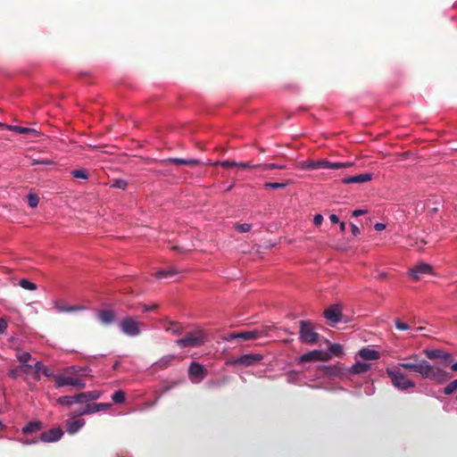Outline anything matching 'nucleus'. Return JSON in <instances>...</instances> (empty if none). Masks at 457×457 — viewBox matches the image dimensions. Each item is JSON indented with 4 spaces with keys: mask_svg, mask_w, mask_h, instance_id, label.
<instances>
[{
    "mask_svg": "<svg viewBox=\"0 0 457 457\" xmlns=\"http://www.w3.org/2000/svg\"><path fill=\"white\" fill-rule=\"evenodd\" d=\"M407 360L412 361L400 362L395 367H400V370H407L419 373L422 378L430 379L436 384H443L452 376L438 366L431 365L426 360H419V356L413 353L407 357Z\"/></svg>",
    "mask_w": 457,
    "mask_h": 457,
    "instance_id": "nucleus-1",
    "label": "nucleus"
},
{
    "mask_svg": "<svg viewBox=\"0 0 457 457\" xmlns=\"http://www.w3.org/2000/svg\"><path fill=\"white\" fill-rule=\"evenodd\" d=\"M386 373L390 378L394 387L400 391H408L416 386L414 381L410 379L401 370L400 367L386 368Z\"/></svg>",
    "mask_w": 457,
    "mask_h": 457,
    "instance_id": "nucleus-2",
    "label": "nucleus"
},
{
    "mask_svg": "<svg viewBox=\"0 0 457 457\" xmlns=\"http://www.w3.org/2000/svg\"><path fill=\"white\" fill-rule=\"evenodd\" d=\"M206 342V334L203 329L197 328L186 333L185 337L175 343L180 348L199 347Z\"/></svg>",
    "mask_w": 457,
    "mask_h": 457,
    "instance_id": "nucleus-3",
    "label": "nucleus"
},
{
    "mask_svg": "<svg viewBox=\"0 0 457 457\" xmlns=\"http://www.w3.org/2000/svg\"><path fill=\"white\" fill-rule=\"evenodd\" d=\"M144 324L137 320V318L126 316L120 320L119 327L124 335L134 337L141 334V327Z\"/></svg>",
    "mask_w": 457,
    "mask_h": 457,
    "instance_id": "nucleus-4",
    "label": "nucleus"
},
{
    "mask_svg": "<svg viewBox=\"0 0 457 457\" xmlns=\"http://www.w3.org/2000/svg\"><path fill=\"white\" fill-rule=\"evenodd\" d=\"M300 340L304 344H315L319 340V334L314 331V325L311 320H301L299 322Z\"/></svg>",
    "mask_w": 457,
    "mask_h": 457,
    "instance_id": "nucleus-5",
    "label": "nucleus"
},
{
    "mask_svg": "<svg viewBox=\"0 0 457 457\" xmlns=\"http://www.w3.org/2000/svg\"><path fill=\"white\" fill-rule=\"evenodd\" d=\"M54 381L57 387H62L65 386H71L79 389L86 387V382L79 378H72L67 375H56L54 376Z\"/></svg>",
    "mask_w": 457,
    "mask_h": 457,
    "instance_id": "nucleus-6",
    "label": "nucleus"
},
{
    "mask_svg": "<svg viewBox=\"0 0 457 457\" xmlns=\"http://www.w3.org/2000/svg\"><path fill=\"white\" fill-rule=\"evenodd\" d=\"M112 403H87L84 407L76 410V416L88 415L102 411L109 410Z\"/></svg>",
    "mask_w": 457,
    "mask_h": 457,
    "instance_id": "nucleus-7",
    "label": "nucleus"
},
{
    "mask_svg": "<svg viewBox=\"0 0 457 457\" xmlns=\"http://www.w3.org/2000/svg\"><path fill=\"white\" fill-rule=\"evenodd\" d=\"M424 354L430 360L439 359L442 365L447 366L453 361V357L451 353L442 350H424Z\"/></svg>",
    "mask_w": 457,
    "mask_h": 457,
    "instance_id": "nucleus-8",
    "label": "nucleus"
},
{
    "mask_svg": "<svg viewBox=\"0 0 457 457\" xmlns=\"http://www.w3.org/2000/svg\"><path fill=\"white\" fill-rule=\"evenodd\" d=\"M433 268L430 264L425 262H419L415 266H413L410 271L409 275L414 280H419L422 275L431 274Z\"/></svg>",
    "mask_w": 457,
    "mask_h": 457,
    "instance_id": "nucleus-9",
    "label": "nucleus"
},
{
    "mask_svg": "<svg viewBox=\"0 0 457 457\" xmlns=\"http://www.w3.org/2000/svg\"><path fill=\"white\" fill-rule=\"evenodd\" d=\"M63 436V430L62 428H53L47 431H44L40 434V440L44 443H54L59 441Z\"/></svg>",
    "mask_w": 457,
    "mask_h": 457,
    "instance_id": "nucleus-10",
    "label": "nucleus"
},
{
    "mask_svg": "<svg viewBox=\"0 0 457 457\" xmlns=\"http://www.w3.org/2000/svg\"><path fill=\"white\" fill-rule=\"evenodd\" d=\"M330 355L328 353H323L319 350H313L300 357V362H310L316 361H328Z\"/></svg>",
    "mask_w": 457,
    "mask_h": 457,
    "instance_id": "nucleus-11",
    "label": "nucleus"
},
{
    "mask_svg": "<svg viewBox=\"0 0 457 457\" xmlns=\"http://www.w3.org/2000/svg\"><path fill=\"white\" fill-rule=\"evenodd\" d=\"M262 360V355L255 353V354H244L237 358L233 363L236 365L248 367L252 366L260 361Z\"/></svg>",
    "mask_w": 457,
    "mask_h": 457,
    "instance_id": "nucleus-12",
    "label": "nucleus"
},
{
    "mask_svg": "<svg viewBox=\"0 0 457 457\" xmlns=\"http://www.w3.org/2000/svg\"><path fill=\"white\" fill-rule=\"evenodd\" d=\"M76 411L72 413V417L66 421V431L70 435L77 433L84 425L85 420L77 419Z\"/></svg>",
    "mask_w": 457,
    "mask_h": 457,
    "instance_id": "nucleus-13",
    "label": "nucleus"
},
{
    "mask_svg": "<svg viewBox=\"0 0 457 457\" xmlns=\"http://www.w3.org/2000/svg\"><path fill=\"white\" fill-rule=\"evenodd\" d=\"M101 391L94 390L83 392L76 395L77 403H87L88 402L95 401L100 398Z\"/></svg>",
    "mask_w": 457,
    "mask_h": 457,
    "instance_id": "nucleus-14",
    "label": "nucleus"
},
{
    "mask_svg": "<svg viewBox=\"0 0 457 457\" xmlns=\"http://www.w3.org/2000/svg\"><path fill=\"white\" fill-rule=\"evenodd\" d=\"M85 309L86 307L83 305H69L60 300L54 302V310L57 312H75Z\"/></svg>",
    "mask_w": 457,
    "mask_h": 457,
    "instance_id": "nucleus-15",
    "label": "nucleus"
},
{
    "mask_svg": "<svg viewBox=\"0 0 457 457\" xmlns=\"http://www.w3.org/2000/svg\"><path fill=\"white\" fill-rule=\"evenodd\" d=\"M266 335H267V333H266L265 329H253V330L241 331V332H238V339H241L243 341H249V340L260 338Z\"/></svg>",
    "mask_w": 457,
    "mask_h": 457,
    "instance_id": "nucleus-16",
    "label": "nucleus"
},
{
    "mask_svg": "<svg viewBox=\"0 0 457 457\" xmlns=\"http://www.w3.org/2000/svg\"><path fill=\"white\" fill-rule=\"evenodd\" d=\"M324 316L327 320L337 323L341 320L342 312L339 305H332L324 311Z\"/></svg>",
    "mask_w": 457,
    "mask_h": 457,
    "instance_id": "nucleus-17",
    "label": "nucleus"
},
{
    "mask_svg": "<svg viewBox=\"0 0 457 457\" xmlns=\"http://www.w3.org/2000/svg\"><path fill=\"white\" fill-rule=\"evenodd\" d=\"M371 179H372V174L366 172V173H361V174H358L355 176L345 178L342 179V182L344 184H353V183L361 184V183L368 182Z\"/></svg>",
    "mask_w": 457,
    "mask_h": 457,
    "instance_id": "nucleus-18",
    "label": "nucleus"
},
{
    "mask_svg": "<svg viewBox=\"0 0 457 457\" xmlns=\"http://www.w3.org/2000/svg\"><path fill=\"white\" fill-rule=\"evenodd\" d=\"M97 319L101 323L109 325L115 321L116 314L112 310H100L97 312Z\"/></svg>",
    "mask_w": 457,
    "mask_h": 457,
    "instance_id": "nucleus-19",
    "label": "nucleus"
},
{
    "mask_svg": "<svg viewBox=\"0 0 457 457\" xmlns=\"http://www.w3.org/2000/svg\"><path fill=\"white\" fill-rule=\"evenodd\" d=\"M188 375L191 378L202 379L205 376V369L200 363L193 361L188 368Z\"/></svg>",
    "mask_w": 457,
    "mask_h": 457,
    "instance_id": "nucleus-20",
    "label": "nucleus"
},
{
    "mask_svg": "<svg viewBox=\"0 0 457 457\" xmlns=\"http://www.w3.org/2000/svg\"><path fill=\"white\" fill-rule=\"evenodd\" d=\"M162 163H173L176 165H188V166H196L200 164V161L197 159H183V158H169L163 160Z\"/></svg>",
    "mask_w": 457,
    "mask_h": 457,
    "instance_id": "nucleus-21",
    "label": "nucleus"
},
{
    "mask_svg": "<svg viewBox=\"0 0 457 457\" xmlns=\"http://www.w3.org/2000/svg\"><path fill=\"white\" fill-rule=\"evenodd\" d=\"M328 161H305L301 162V168L305 170L327 169Z\"/></svg>",
    "mask_w": 457,
    "mask_h": 457,
    "instance_id": "nucleus-22",
    "label": "nucleus"
},
{
    "mask_svg": "<svg viewBox=\"0 0 457 457\" xmlns=\"http://www.w3.org/2000/svg\"><path fill=\"white\" fill-rule=\"evenodd\" d=\"M44 428V424L39 420H32L26 424L21 431L25 435H29L41 430Z\"/></svg>",
    "mask_w": 457,
    "mask_h": 457,
    "instance_id": "nucleus-23",
    "label": "nucleus"
},
{
    "mask_svg": "<svg viewBox=\"0 0 457 457\" xmlns=\"http://www.w3.org/2000/svg\"><path fill=\"white\" fill-rule=\"evenodd\" d=\"M359 355L363 360L374 361L378 360L380 357V354L378 351L370 349V348H362L359 351Z\"/></svg>",
    "mask_w": 457,
    "mask_h": 457,
    "instance_id": "nucleus-24",
    "label": "nucleus"
},
{
    "mask_svg": "<svg viewBox=\"0 0 457 457\" xmlns=\"http://www.w3.org/2000/svg\"><path fill=\"white\" fill-rule=\"evenodd\" d=\"M32 369L35 370L34 378L39 380V374L43 373L46 377H52L53 373L41 361H37Z\"/></svg>",
    "mask_w": 457,
    "mask_h": 457,
    "instance_id": "nucleus-25",
    "label": "nucleus"
},
{
    "mask_svg": "<svg viewBox=\"0 0 457 457\" xmlns=\"http://www.w3.org/2000/svg\"><path fill=\"white\" fill-rule=\"evenodd\" d=\"M32 369V365L30 364H22L19 367L10 370L8 372V376L13 379H16L20 373H28L29 370Z\"/></svg>",
    "mask_w": 457,
    "mask_h": 457,
    "instance_id": "nucleus-26",
    "label": "nucleus"
},
{
    "mask_svg": "<svg viewBox=\"0 0 457 457\" xmlns=\"http://www.w3.org/2000/svg\"><path fill=\"white\" fill-rule=\"evenodd\" d=\"M165 329L172 335L179 336L182 334L184 327L179 322L169 321L168 326L165 327Z\"/></svg>",
    "mask_w": 457,
    "mask_h": 457,
    "instance_id": "nucleus-27",
    "label": "nucleus"
},
{
    "mask_svg": "<svg viewBox=\"0 0 457 457\" xmlns=\"http://www.w3.org/2000/svg\"><path fill=\"white\" fill-rule=\"evenodd\" d=\"M370 364H368L366 362L357 361L352 366L351 372L353 374H361V373L368 371L370 370Z\"/></svg>",
    "mask_w": 457,
    "mask_h": 457,
    "instance_id": "nucleus-28",
    "label": "nucleus"
},
{
    "mask_svg": "<svg viewBox=\"0 0 457 457\" xmlns=\"http://www.w3.org/2000/svg\"><path fill=\"white\" fill-rule=\"evenodd\" d=\"M6 129L14 131L19 134H31L35 133L36 130L30 128H25L21 126H6Z\"/></svg>",
    "mask_w": 457,
    "mask_h": 457,
    "instance_id": "nucleus-29",
    "label": "nucleus"
},
{
    "mask_svg": "<svg viewBox=\"0 0 457 457\" xmlns=\"http://www.w3.org/2000/svg\"><path fill=\"white\" fill-rule=\"evenodd\" d=\"M178 270L175 268H169L167 270H161L155 273L157 278H166L168 277L176 275Z\"/></svg>",
    "mask_w": 457,
    "mask_h": 457,
    "instance_id": "nucleus-30",
    "label": "nucleus"
},
{
    "mask_svg": "<svg viewBox=\"0 0 457 457\" xmlns=\"http://www.w3.org/2000/svg\"><path fill=\"white\" fill-rule=\"evenodd\" d=\"M57 403L62 405L71 406L73 403H77L76 395L61 396L57 399Z\"/></svg>",
    "mask_w": 457,
    "mask_h": 457,
    "instance_id": "nucleus-31",
    "label": "nucleus"
},
{
    "mask_svg": "<svg viewBox=\"0 0 457 457\" xmlns=\"http://www.w3.org/2000/svg\"><path fill=\"white\" fill-rule=\"evenodd\" d=\"M16 358L22 364H28L31 360V354L28 352L18 351L16 353Z\"/></svg>",
    "mask_w": 457,
    "mask_h": 457,
    "instance_id": "nucleus-32",
    "label": "nucleus"
},
{
    "mask_svg": "<svg viewBox=\"0 0 457 457\" xmlns=\"http://www.w3.org/2000/svg\"><path fill=\"white\" fill-rule=\"evenodd\" d=\"M325 370L326 374L330 377H340L342 375V369L337 366H328Z\"/></svg>",
    "mask_w": 457,
    "mask_h": 457,
    "instance_id": "nucleus-33",
    "label": "nucleus"
},
{
    "mask_svg": "<svg viewBox=\"0 0 457 457\" xmlns=\"http://www.w3.org/2000/svg\"><path fill=\"white\" fill-rule=\"evenodd\" d=\"M329 355L339 356L343 353V347L339 344H329L328 346Z\"/></svg>",
    "mask_w": 457,
    "mask_h": 457,
    "instance_id": "nucleus-34",
    "label": "nucleus"
},
{
    "mask_svg": "<svg viewBox=\"0 0 457 457\" xmlns=\"http://www.w3.org/2000/svg\"><path fill=\"white\" fill-rule=\"evenodd\" d=\"M112 400L115 403H123L126 400L125 393L122 390L114 392L112 395Z\"/></svg>",
    "mask_w": 457,
    "mask_h": 457,
    "instance_id": "nucleus-35",
    "label": "nucleus"
},
{
    "mask_svg": "<svg viewBox=\"0 0 457 457\" xmlns=\"http://www.w3.org/2000/svg\"><path fill=\"white\" fill-rule=\"evenodd\" d=\"M71 173L75 179H88L87 171L85 169L73 170H71Z\"/></svg>",
    "mask_w": 457,
    "mask_h": 457,
    "instance_id": "nucleus-36",
    "label": "nucleus"
},
{
    "mask_svg": "<svg viewBox=\"0 0 457 457\" xmlns=\"http://www.w3.org/2000/svg\"><path fill=\"white\" fill-rule=\"evenodd\" d=\"M457 390V378L451 381L445 388L444 394L446 395H452L453 392Z\"/></svg>",
    "mask_w": 457,
    "mask_h": 457,
    "instance_id": "nucleus-37",
    "label": "nucleus"
},
{
    "mask_svg": "<svg viewBox=\"0 0 457 457\" xmlns=\"http://www.w3.org/2000/svg\"><path fill=\"white\" fill-rule=\"evenodd\" d=\"M258 168L261 170H273V169L283 170L286 168V166L278 165V164H275V163H264V164H258Z\"/></svg>",
    "mask_w": 457,
    "mask_h": 457,
    "instance_id": "nucleus-38",
    "label": "nucleus"
},
{
    "mask_svg": "<svg viewBox=\"0 0 457 457\" xmlns=\"http://www.w3.org/2000/svg\"><path fill=\"white\" fill-rule=\"evenodd\" d=\"M127 187H128V182L125 179H114L112 184L111 185V187L119 188V189H122V190H125Z\"/></svg>",
    "mask_w": 457,
    "mask_h": 457,
    "instance_id": "nucleus-39",
    "label": "nucleus"
},
{
    "mask_svg": "<svg viewBox=\"0 0 457 457\" xmlns=\"http://www.w3.org/2000/svg\"><path fill=\"white\" fill-rule=\"evenodd\" d=\"M20 286L22 288L27 289V290H36L37 289V285L35 283L30 282L28 279H21L20 281Z\"/></svg>",
    "mask_w": 457,
    "mask_h": 457,
    "instance_id": "nucleus-40",
    "label": "nucleus"
},
{
    "mask_svg": "<svg viewBox=\"0 0 457 457\" xmlns=\"http://www.w3.org/2000/svg\"><path fill=\"white\" fill-rule=\"evenodd\" d=\"M287 182L286 183H278V182H267L264 184V187L272 188V189H280L284 188L287 186Z\"/></svg>",
    "mask_w": 457,
    "mask_h": 457,
    "instance_id": "nucleus-41",
    "label": "nucleus"
},
{
    "mask_svg": "<svg viewBox=\"0 0 457 457\" xmlns=\"http://www.w3.org/2000/svg\"><path fill=\"white\" fill-rule=\"evenodd\" d=\"M251 228H252V225L248 224V223H242V224L236 223L235 224V228L239 233L248 232L251 229Z\"/></svg>",
    "mask_w": 457,
    "mask_h": 457,
    "instance_id": "nucleus-42",
    "label": "nucleus"
},
{
    "mask_svg": "<svg viewBox=\"0 0 457 457\" xmlns=\"http://www.w3.org/2000/svg\"><path fill=\"white\" fill-rule=\"evenodd\" d=\"M214 164L215 165H220V166H222L225 169H228V168H231V167H237V162H235V161H218V162H215Z\"/></svg>",
    "mask_w": 457,
    "mask_h": 457,
    "instance_id": "nucleus-43",
    "label": "nucleus"
},
{
    "mask_svg": "<svg viewBox=\"0 0 457 457\" xmlns=\"http://www.w3.org/2000/svg\"><path fill=\"white\" fill-rule=\"evenodd\" d=\"M39 198L33 194L28 195V204L31 208H36L38 205Z\"/></svg>",
    "mask_w": 457,
    "mask_h": 457,
    "instance_id": "nucleus-44",
    "label": "nucleus"
},
{
    "mask_svg": "<svg viewBox=\"0 0 457 457\" xmlns=\"http://www.w3.org/2000/svg\"><path fill=\"white\" fill-rule=\"evenodd\" d=\"M174 359L173 355H167L158 361V365L161 368H166Z\"/></svg>",
    "mask_w": 457,
    "mask_h": 457,
    "instance_id": "nucleus-45",
    "label": "nucleus"
},
{
    "mask_svg": "<svg viewBox=\"0 0 457 457\" xmlns=\"http://www.w3.org/2000/svg\"><path fill=\"white\" fill-rule=\"evenodd\" d=\"M179 385L178 381H172L169 383L168 385L164 386L161 390V395L166 394L168 391H170L171 388L177 386Z\"/></svg>",
    "mask_w": 457,
    "mask_h": 457,
    "instance_id": "nucleus-46",
    "label": "nucleus"
},
{
    "mask_svg": "<svg viewBox=\"0 0 457 457\" xmlns=\"http://www.w3.org/2000/svg\"><path fill=\"white\" fill-rule=\"evenodd\" d=\"M395 324L396 328L399 330H407L410 328V326L407 323L403 322L400 320H395Z\"/></svg>",
    "mask_w": 457,
    "mask_h": 457,
    "instance_id": "nucleus-47",
    "label": "nucleus"
},
{
    "mask_svg": "<svg viewBox=\"0 0 457 457\" xmlns=\"http://www.w3.org/2000/svg\"><path fill=\"white\" fill-rule=\"evenodd\" d=\"M344 168V165H342V162H331L328 161L327 169L330 170H337Z\"/></svg>",
    "mask_w": 457,
    "mask_h": 457,
    "instance_id": "nucleus-48",
    "label": "nucleus"
},
{
    "mask_svg": "<svg viewBox=\"0 0 457 457\" xmlns=\"http://www.w3.org/2000/svg\"><path fill=\"white\" fill-rule=\"evenodd\" d=\"M237 167H239L242 169H253V168H258V164H252L251 162H237Z\"/></svg>",
    "mask_w": 457,
    "mask_h": 457,
    "instance_id": "nucleus-49",
    "label": "nucleus"
},
{
    "mask_svg": "<svg viewBox=\"0 0 457 457\" xmlns=\"http://www.w3.org/2000/svg\"><path fill=\"white\" fill-rule=\"evenodd\" d=\"M64 372L67 375H77L79 374V368L76 366H71L66 368Z\"/></svg>",
    "mask_w": 457,
    "mask_h": 457,
    "instance_id": "nucleus-50",
    "label": "nucleus"
},
{
    "mask_svg": "<svg viewBox=\"0 0 457 457\" xmlns=\"http://www.w3.org/2000/svg\"><path fill=\"white\" fill-rule=\"evenodd\" d=\"M8 324L4 318H0V334H3L7 329Z\"/></svg>",
    "mask_w": 457,
    "mask_h": 457,
    "instance_id": "nucleus-51",
    "label": "nucleus"
},
{
    "mask_svg": "<svg viewBox=\"0 0 457 457\" xmlns=\"http://www.w3.org/2000/svg\"><path fill=\"white\" fill-rule=\"evenodd\" d=\"M142 307H143V312H147L150 311L156 310L159 306H158V304H153V305L143 304Z\"/></svg>",
    "mask_w": 457,
    "mask_h": 457,
    "instance_id": "nucleus-52",
    "label": "nucleus"
},
{
    "mask_svg": "<svg viewBox=\"0 0 457 457\" xmlns=\"http://www.w3.org/2000/svg\"><path fill=\"white\" fill-rule=\"evenodd\" d=\"M323 221V216L321 214H316L313 218V223L316 226H320Z\"/></svg>",
    "mask_w": 457,
    "mask_h": 457,
    "instance_id": "nucleus-53",
    "label": "nucleus"
},
{
    "mask_svg": "<svg viewBox=\"0 0 457 457\" xmlns=\"http://www.w3.org/2000/svg\"><path fill=\"white\" fill-rule=\"evenodd\" d=\"M224 339L227 341H231L233 339H238V332H232V333L228 334V336H226L224 337Z\"/></svg>",
    "mask_w": 457,
    "mask_h": 457,
    "instance_id": "nucleus-54",
    "label": "nucleus"
},
{
    "mask_svg": "<svg viewBox=\"0 0 457 457\" xmlns=\"http://www.w3.org/2000/svg\"><path fill=\"white\" fill-rule=\"evenodd\" d=\"M351 228H352V233L354 236H358L361 233L359 228L353 223L351 224Z\"/></svg>",
    "mask_w": 457,
    "mask_h": 457,
    "instance_id": "nucleus-55",
    "label": "nucleus"
},
{
    "mask_svg": "<svg viewBox=\"0 0 457 457\" xmlns=\"http://www.w3.org/2000/svg\"><path fill=\"white\" fill-rule=\"evenodd\" d=\"M366 212H367L366 210H354L353 212V216L358 217V216L365 214Z\"/></svg>",
    "mask_w": 457,
    "mask_h": 457,
    "instance_id": "nucleus-56",
    "label": "nucleus"
},
{
    "mask_svg": "<svg viewBox=\"0 0 457 457\" xmlns=\"http://www.w3.org/2000/svg\"><path fill=\"white\" fill-rule=\"evenodd\" d=\"M385 228H386V225L384 223H380V222L376 223L374 226V228L377 231H381V230L385 229Z\"/></svg>",
    "mask_w": 457,
    "mask_h": 457,
    "instance_id": "nucleus-57",
    "label": "nucleus"
},
{
    "mask_svg": "<svg viewBox=\"0 0 457 457\" xmlns=\"http://www.w3.org/2000/svg\"><path fill=\"white\" fill-rule=\"evenodd\" d=\"M329 220H330V221H331L332 223H334V224H337V223H338V222H339V219H338V217H337L336 214H331V215L329 216Z\"/></svg>",
    "mask_w": 457,
    "mask_h": 457,
    "instance_id": "nucleus-58",
    "label": "nucleus"
},
{
    "mask_svg": "<svg viewBox=\"0 0 457 457\" xmlns=\"http://www.w3.org/2000/svg\"><path fill=\"white\" fill-rule=\"evenodd\" d=\"M87 371V367H85V368H79V374L85 375Z\"/></svg>",
    "mask_w": 457,
    "mask_h": 457,
    "instance_id": "nucleus-59",
    "label": "nucleus"
},
{
    "mask_svg": "<svg viewBox=\"0 0 457 457\" xmlns=\"http://www.w3.org/2000/svg\"><path fill=\"white\" fill-rule=\"evenodd\" d=\"M53 162L52 161H49V160H41L40 161V164H46V165H48V164H52Z\"/></svg>",
    "mask_w": 457,
    "mask_h": 457,
    "instance_id": "nucleus-60",
    "label": "nucleus"
},
{
    "mask_svg": "<svg viewBox=\"0 0 457 457\" xmlns=\"http://www.w3.org/2000/svg\"><path fill=\"white\" fill-rule=\"evenodd\" d=\"M345 227H346V225H345V222H340V230H341L342 232H345Z\"/></svg>",
    "mask_w": 457,
    "mask_h": 457,
    "instance_id": "nucleus-61",
    "label": "nucleus"
},
{
    "mask_svg": "<svg viewBox=\"0 0 457 457\" xmlns=\"http://www.w3.org/2000/svg\"><path fill=\"white\" fill-rule=\"evenodd\" d=\"M451 369L453 370V371H457V361L453 363L451 365Z\"/></svg>",
    "mask_w": 457,
    "mask_h": 457,
    "instance_id": "nucleus-62",
    "label": "nucleus"
},
{
    "mask_svg": "<svg viewBox=\"0 0 457 457\" xmlns=\"http://www.w3.org/2000/svg\"><path fill=\"white\" fill-rule=\"evenodd\" d=\"M342 165H344V168L351 167L353 166L352 162H342Z\"/></svg>",
    "mask_w": 457,
    "mask_h": 457,
    "instance_id": "nucleus-63",
    "label": "nucleus"
},
{
    "mask_svg": "<svg viewBox=\"0 0 457 457\" xmlns=\"http://www.w3.org/2000/svg\"><path fill=\"white\" fill-rule=\"evenodd\" d=\"M420 244H421V245L418 246L419 249H421L422 245H426L427 242L425 240H423V239H420Z\"/></svg>",
    "mask_w": 457,
    "mask_h": 457,
    "instance_id": "nucleus-64",
    "label": "nucleus"
}]
</instances>
